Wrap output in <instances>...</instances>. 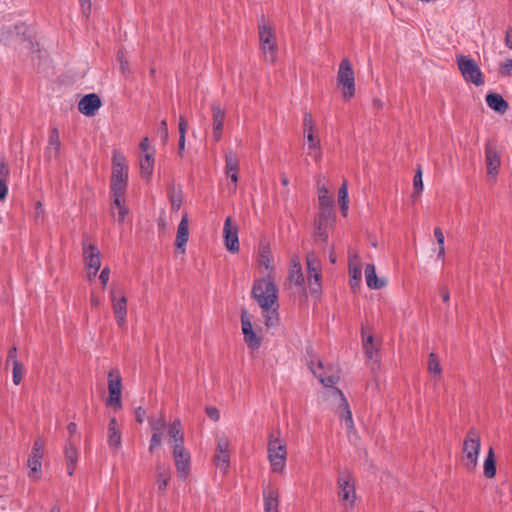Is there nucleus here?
<instances>
[{"label":"nucleus","mask_w":512,"mask_h":512,"mask_svg":"<svg viewBox=\"0 0 512 512\" xmlns=\"http://www.w3.org/2000/svg\"><path fill=\"white\" fill-rule=\"evenodd\" d=\"M252 296L264 311L269 312L278 299V288L272 276L256 279L252 286Z\"/></svg>","instance_id":"f257e3e1"},{"label":"nucleus","mask_w":512,"mask_h":512,"mask_svg":"<svg viewBox=\"0 0 512 512\" xmlns=\"http://www.w3.org/2000/svg\"><path fill=\"white\" fill-rule=\"evenodd\" d=\"M128 186V165L126 158L119 150L113 151L111 192L126 193Z\"/></svg>","instance_id":"f03ea898"},{"label":"nucleus","mask_w":512,"mask_h":512,"mask_svg":"<svg viewBox=\"0 0 512 512\" xmlns=\"http://www.w3.org/2000/svg\"><path fill=\"white\" fill-rule=\"evenodd\" d=\"M260 49L264 60L268 63H275L277 60L278 45L274 29L264 22V16L258 24Z\"/></svg>","instance_id":"7ed1b4c3"},{"label":"nucleus","mask_w":512,"mask_h":512,"mask_svg":"<svg viewBox=\"0 0 512 512\" xmlns=\"http://www.w3.org/2000/svg\"><path fill=\"white\" fill-rule=\"evenodd\" d=\"M267 452L272 472L282 473L286 467L287 459V448L285 441L279 437H275L273 434H270L268 439Z\"/></svg>","instance_id":"20e7f679"},{"label":"nucleus","mask_w":512,"mask_h":512,"mask_svg":"<svg viewBox=\"0 0 512 512\" xmlns=\"http://www.w3.org/2000/svg\"><path fill=\"white\" fill-rule=\"evenodd\" d=\"M338 498L346 509H352L356 502L355 480L349 470H341L337 477Z\"/></svg>","instance_id":"39448f33"},{"label":"nucleus","mask_w":512,"mask_h":512,"mask_svg":"<svg viewBox=\"0 0 512 512\" xmlns=\"http://www.w3.org/2000/svg\"><path fill=\"white\" fill-rule=\"evenodd\" d=\"M481 441L478 432L470 429L463 442V461L464 466L469 472H473L478 464Z\"/></svg>","instance_id":"423d86ee"},{"label":"nucleus","mask_w":512,"mask_h":512,"mask_svg":"<svg viewBox=\"0 0 512 512\" xmlns=\"http://www.w3.org/2000/svg\"><path fill=\"white\" fill-rule=\"evenodd\" d=\"M338 85L343 87V97L350 99L355 95V76L351 62L345 58L341 61L337 73Z\"/></svg>","instance_id":"0eeeda50"},{"label":"nucleus","mask_w":512,"mask_h":512,"mask_svg":"<svg viewBox=\"0 0 512 512\" xmlns=\"http://www.w3.org/2000/svg\"><path fill=\"white\" fill-rule=\"evenodd\" d=\"M457 65L465 81L475 86L484 84L482 72L474 59L464 55L457 56Z\"/></svg>","instance_id":"6e6552de"},{"label":"nucleus","mask_w":512,"mask_h":512,"mask_svg":"<svg viewBox=\"0 0 512 512\" xmlns=\"http://www.w3.org/2000/svg\"><path fill=\"white\" fill-rule=\"evenodd\" d=\"M311 372L319 379L325 387H333L340 379V370L332 365L325 366L320 360L315 365L314 361L310 362Z\"/></svg>","instance_id":"1a4fd4ad"},{"label":"nucleus","mask_w":512,"mask_h":512,"mask_svg":"<svg viewBox=\"0 0 512 512\" xmlns=\"http://www.w3.org/2000/svg\"><path fill=\"white\" fill-rule=\"evenodd\" d=\"M108 391L109 397L107 399V405L114 407V409H120L122 406L121 402V376L118 370H111L108 373Z\"/></svg>","instance_id":"9d476101"},{"label":"nucleus","mask_w":512,"mask_h":512,"mask_svg":"<svg viewBox=\"0 0 512 512\" xmlns=\"http://www.w3.org/2000/svg\"><path fill=\"white\" fill-rule=\"evenodd\" d=\"M335 221L334 211L320 210L314 220V236L323 243L328 242L327 228Z\"/></svg>","instance_id":"9b49d317"},{"label":"nucleus","mask_w":512,"mask_h":512,"mask_svg":"<svg viewBox=\"0 0 512 512\" xmlns=\"http://www.w3.org/2000/svg\"><path fill=\"white\" fill-rule=\"evenodd\" d=\"M230 442L225 436L217 438L216 452L214 455V464L216 467L226 473L230 466V454H229Z\"/></svg>","instance_id":"f8f14e48"},{"label":"nucleus","mask_w":512,"mask_h":512,"mask_svg":"<svg viewBox=\"0 0 512 512\" xmlns=\"http://www.w3.org/2000/svg\"><path fill=\"white\" fill-rule=\"evenodd\" d=\"M110 296L116 322L120 328H123L126 325L127 298L122 292L115 289L111 290Z\"/></svg>","instance_id":"ddd939ff"},{"label":"nucleus","mask_w":512,"mask_h":512,"mask_svg":"<svg viewBox=\"0 0 512 512\" xmlns=\"http://www.w3.org/2000/svg\"><path fill=\"white\" fill-rule=\"evenodd\" d=\"M175 467L178 477L185 480L190 472V453L184 446H176L172 449Z\"/></svg>","instance_id":"4468645a"},{"label":"nucleus","mask_w":512,"mask_h":512,"mask_svg":"<svg viewBox=\"0 0 512 512\" xmlns=\"http://www.w3.org/2000/svg\"><path fill=\"white\" fill-rule=\"evenodd\" d=\"M223 237L226 249L231 253H237L240 249L238 238V225L232 223V218L228 216L225 219L223 227Z\"/></svg>","instance_id":"2eb2a0df"},{"label":"nucleus","mask_w":512,"mask_h":512,"mask_svg":"<svg viewBox=\"0 0 512 512\" xmlns=\"http://www.w3.org/2000/svg\"><path fill=\"white\" fill-rule=\"evenodd\" d=\"M212 112V138L214 142H219L223 136L224 122L226 118V112L219 103H213L211 105Z\"/></svg>","instance_id":"dca6fc26"},{"label":"nucleus","mask_w":512,"mask_h":512,"mask_svg":"<svg viewBox=\"0 0 512 512\" xmlns=\"http://www.w3.org/2000/svg\"><path fill=\"white\" fill-rule=\"evenodd\" d=\"M332 393H333V395L338 396L340 399V404L338 406L337 412L339 414L340 419L342 421H344L345 426L348 430V435L350 436V434L355 431H354V422H353V418H352V412L350 410L349 404H348L343 392L340 389L333 388Z\"/></svg>","instance_id":"f3484780"},{"label":"nucleus","mask_w":512,"mask_h":512,"mask_svg":"<svg viewBox=\"0 0 512 512\" xmlns=\"http://www.w3.org/2000/svg\"><path fill=\"white\" fill-rule=\"evenodd\" d=\"M306 262L308 269V282L310 286L315 285V287H311V291L313 293L318 292L320 290L321 273L317 257L313 253H308L306 256Z\"/></svg>","instance_id":"a211bd4d"},{"label":"nucleus","mask_w":512,"mask_h":512,"mask_svg":"<svg viewBox=\"0 0 512 512\" xmlns=\"http://www.w3.org/2000/svg\"><path fill=\"white\" fill-rule=\"evenodd\" d=\"M83 257L86 267L94 270V276L97 275L101 267L100 251L94 244L83 243Z\"/></svg>","instance_id":"6ab92c4d"},{"label":"nucleus","mask_w":512,"mask_h":512,"mask_svg":"<svg viewBox=\"0 0 512 512\" xmlns=\"http://www.w3.org/2000/svg\"><path fill=\"white\" fill-rule=\"evenodd\" d=\"M171 479V469L170 466L158 462L155 466V484L157 486V491L160 495H163L167 489V486Z\"/></svg>","instance_id":"aec40b11"},{"label":"nucleus","mask_w":512,"mask_h":512,"mask_svg":"<svg viewBox=\"0 0 512 512\" xmlns=\"http://www.w3.org/2000/svg\"><path fill=\"white\" fill-rule=\"evenodd\" d=\"M485 163L487 167V174L495 178L501 164L500 154L491 144L485 145Z\"/></svg>","instance_id":"412c9836"},{"label":"nucleus","mask_w":512,"mask_h":512,"mask_svg":"<svg viewBox=\"0 0 512 512\" xmlns=\"http://www.w3.org/2000/svg\"><path fill=\"white\" fill-rule=\"evenodd\" d=\"M100 107V97L95 93L85 95L78 103L79 111L85 116H94Z\"/></svg>","instance_id":"4be33fe9"},{"label":"nucleus","mask_w":512,"mask_h":512,"mask_svg":"<svg viewBox=\"0 0 512 512\" xmlns=\"http://www.w3.org/2000/svg\"><path fill=\"white\" fill-rule=\"evenodd\" d=\"M112 193V203H111V210L113 217L116 218V220L121 223L124 221L125 217L128 214V208L125 205V193H119V192H111Z\"/></svg>","instance_id":"5701e85b"},{"label":"nucleus","mask_w":512,"mask_h":512,"mask_svg":"<svg viewBox=\"0 0 512 512\" xmlns=\"http://www.w3.org/2000/svg\"><path fill=\"white\" fill-rule=\"evenodd\" d=\"M358 254L353 253L349 254V276H350V286L353 291H356L360 288L361 278H362V268L357 263Z\"/></svg>","instance_id":"b1692460"},{"label":"nucleus","mask_w":512,"mask_h":512,"mask_svg":"<svg viewBox=\"0 0 512 512\" xmlns=\"http://www.w3.org/2000/svg\"><path fill=\"white\" fill-rule=\"evenodd\" d=\"M61 142L58 128H53L49 135L48 146L45 149L44 156L48 161L57 159L60 154Z\"/></svg>","instance_id":"393cba45"},{"label":"nucleus","mask_w":512,"mask_h":512,"mask_svg":"<svg viewBox=\"0 0 512 512\" xmlns=\"http://www.w3.org/2000/svg\"><path fill=\"white\" fill-rule=\"evenodd\" d=\"M279 496L278 489L271 486L264 488L263 498L265 512H279Z\"/></svg>","instance_id":"a878e982"},{"label":"nucleus","mask_w":512,"mask_h":512,"mask_svg":"<svg viewBox=\"0 0 512 512\" xmlns=\"http://www.w3.org/2000/svg\"><path fill=\"white\" fill-rule=\"evenodd\" d=\"M189 240V221L188 215L185 213L178 225L177 235H176V247L177 249L184 253L186 244Z\"/></svg>","instance_id":"bb28decb"},{"label":"nucleus","mask_w":512,"mask_h":512,"mask_svg":"<svg viewBox=\"0 0 512 512\" xmlns=\"http://www.w3.org/2000/svg\"><path fill=\"white\" fill-rule=\"evenodd\" d=\"M167 433L169 435V443L174 449L176 446H184V435L182 432L181 422L179 419L174 420L167 426Z\"/></svg>","instance_id":"cd10ccee"},{"label":"nucleus","mask_w":512,"mask_h":512,"mask_svg":"<svg viewBox=\"0 0 512 512\" xmlns=\"http://www.w3.org/2000/svg\"><path fill=\"white\" fill-rule=\"evenodd\" d=\"M288 280L290 283H293L299 287H303L304 285L305 279L302 272V266L297 256H293L291 258Z\"/></svg>","instance_id":"c85d7f7f"},{"label":"nucleus","mask_w":512,"mask_h":512,"mask_svg":"<svg viewBox=\"0 0 512 512\" xmlns=\"http://www.w3.org/2000/svg\"><path fill=\"white\" fill-rule=\"evenodd\" d=\"M108 445L114 450L121 447V432L116 418L110 419L108 424Z\"/></svg>","instance_id":"c756f323"},{"label":"nucleus","mask_w":512,"mask_h":512,"mask_svg":"<svg viewBox=\"0 0 512 512\" xmlns=\"http://www.w3.org/2000/svg\"><path fill=\"white\" fill-rule=\"evenodd\" d=\"M366 284L370 289H381L386 285L384 280H381L376 275V268L373 264H366L365 267Z\"/></svg>","instance_id":"7c9ffc66"},{"label":"nucleus","mask_w":512,"mask_h":512,"mask_svg":"<svg viewBox=\"0 0 512 512\" xmlns=\"http://www.w3.org/2000/svg\"><path fill=\"white\" fill-rule=\"evenodd\" d=\"M487 105L494 111L505 113L508 109V103L498 93H489L486 96Z\"/></svg>","instance_id":"2f4dec72"},{"label":"nucleus","mask_w":512,"mask_h":512,"mask_svg":"<svg viewBox=\"0 0 512 512\" xmlns=\"http://www.w3.org/2000/svg\"><path fill=\"white\" fill-rule=\"evenodd\" d=\"M178 130H179L178 153L180 156H183V153L185 151V145H186V133L188 130V121L185 118V116H183V115L179 116Z\"/></svg>","instance_id":"473e14b6"},{"label":"nucleus","mask_w":512,"mask_h":512,"mask_svg":"<svg viewBox=\"0 0 512 512\" xmlns=\"http://www.w3.org/2000/svg\"><path fill=\"white\" fill-rule=\"evenodd\" d=\"M318 201L319 209L323 211H334L333 210V199L328 195L327 188L322 185H318Z\"/></svg>","instance_id":"72a5a7b5"},{"label":"nucleus","mask_w":512,"mask_h":512,"mask_svg":"<svg viewBox=\"0 0 512 512\" xmlns=\"http://www.w3.org/2000/svg\"><path fill=\"white\" fill-rule=\"evenodd\" d=\"M43 454L31 451L28 457V467L30 468V477H38L41 472L42 463L41 460Z\"/></svg>","instance_id":"f704fd0d"},{"label":"nucleus","mask_w":512,"mask_h":512,"mask_svg":"<svg viewBox=\"0 0 512 512\" xmlns=\"http://www.w3.org/2000/svg\"><path fill=\"white\" fill-rule=\"evenodd\" d=\"M154 155L153 153H146L144 158L140 160L141 176L149 179L153 173Z\"/></svg>","instance_id":"c9c22d12"},{"label":"nucleus","mask_w":512,"mask_h":512,"mask_svg":"<svg viewBox=\"0 0 512 512\" xmlns=\"http://www.w3.org/2000/svg\"><path fill=\"white\" fill-rule=\"evenodd\" d=\"M484 475L487 478H493L496 475V461L493 449L490 448L484 460Z\"/></svg>","instance_id":"e433bc0d"},{"label":"nucleus","mask_w":512,"mask_h":512,"mask_svg":"<svg viewBox=\"0 0 512 512\" xmlns=\"http://www.w3.org/2000/svg\"><path fill=\"white\" fill-rule=\"evenodd\" d=\"M239 159L237 156L229 152L225 155V174L239 173Z\"/></svg>","instance_id":"4c0bfd02"},{"label":"nucleus","mask_w":512,"mask_h":512,"mask_svg":"<svg viewBox=\"0 0 512 512\" xmlns=\"http://www.w3.org/2000/svg\"><path fill=\"white\" fill-rule=\"evenodd\" d=\"M363 348L367 358L375 359L378 353V349L374 346V337L372 335L363 338Z\"/></svg>","instance_id":"58836bf2"},{"label":"nucleus","mask_w":512,"mask_h":512,"mask_svg":"<svg viewBox=\"0 0 512 512\" xmlns=\"http://www.w3.org/2000/svg\"><path fill=\"white\" fill-rule=\"evenodd\" d=\"M169 200L171 203V209L173 211H178L182 205V191L180 189L176 190L174 187H170Z\"/></svg>","instance_id":"ea45409f"},{"label":"nucleus","mask_w":512,"mask_h":512,"mask_svg":"<svg viewBox=\"0 0 512 512\" xmlns=\"http://www.w3.org/2000/svg\"><path fill=\"white\" fill-rule=\"evenodd\" d=\"M272 255L268 246H262L259 253V264L267 270H272Z\"/></svg>","instance_id":"a19ab883"},{"label":"nucleus","mask_w":512,"mask_h":512,"mask_svg":"<svg viewBox=\"0 0 512 512\" xmlns=\"http://www.w3.org/2000/svg\"><path fill=\"white\" fill-rule=\"evenodd\" d=\"M65 459L67 463L76 464L78 460V451L72 439L67 441L65 446Z\"/></svg>","instance_id":"79ce46f5"},{"label":"nucleus","mask_w":512,"mask_h":512,"mask_svg":"<svg viewBox=\"0 0 512 512\" xmlns=\"http://www.w3.org/2000/svg\"><path fill=\"white\" fill-rule=\"evenodd\" d=\"M303 128H304V132L306 134V138H307V141H312L313 140V136L314 135V122H313V119H312V115L309 113V112H306L304 114V118H303Z\"/></svg>","instance_id":"37998d69"},{"label":"nucleus","mask_w":512,"mask_h":512,"mask_svg":"<svg viewBox=\"0 0 512 512\" xmlns=\"http://www.w3.org/2000/svg\"><path fill=\"white\" fill-rule=\"evenodd\" d=\"M148 421L151 429L154 431L153 433H162V431L165 430L168 426L166 420L162 416H159L157 418L151 416L148 418Z\"/></svg>","instance_id":"c03bdc74"},{"label":"nucleus","mask_w":512,"mask_h":512,"mask_svg":"<svg viewBox=\"0 0 512 512\" xmlns=\"http://www.w3.org/2000/svg\"><path fill=\"white\" fill-rule=\"evenodd\" d=\"M428 371L431 374H434L435 376H438V377L442 373V368L440 366L438 356L433 352L429 354Z\"/></svg>","instance_id":"a18cd8bd"},{"label":"nucleus","mask_w":512,"mask_h":512,"mask_svg":"<svg viewBox=\"0 0 512 512\" xmlns=\"http://www.w3.org/2000/svg\"><path fill=\"white\" fill-rule=\"evenodd\" d=\"M307 154L313 157L316 161L320 160L321 158L320 141L315 136H313L312 141H308Z\"/></svg>","instance_id":"49530a36"},{"label":"nucleus","mask_w":512,"mask_h":512,"mask_svg":"<svg viewBox=\"0 0 512 512\" xmlns=\"http://www.w3.org/2000/svg\"><path fill=\"white\" fill-rule=\"evenodd\" d=\"M434 236H435L436 241H437L438 246H439L437 257L439 259H441V260H444V257H445V247H444L445 238H444V234H443V231L441 230V228H439V227H435L434 228Z\"/></svg>","instance_id":"de8ad7c7"},{"label":"nucleus","mask_w":512,"mask_h":512,"mask_svg":"<svg viewBox=\"0 0 512 512\" xmlns=\"http://www.w3.org/2000/svg\"><path fill=\"white\" fill-rule=\"evenodd\" d=\"M244 341L252 350H257L261 346V338L254 331L245 333Z\"/></svg>","instance_id":"09e8293b"},{"label":"nucleus","mask_w":512,"mask_h":512,"mask_svg":"<svg viewBox=\"0 0 512 512\" xmlns=\"http://www.w3.org/2000/svg\"><path fill=\"white\" fill-rule=\"evenodd\" d=\"M413 188L414 193L412 195L413 198H416L420 195V193L423 190V181H422V170L421 167H419L414 175L413 178Z\"/></svg>","instance_id":"8fccbe9b"},{"label":"nucleus","mask_w":512,"mask_h":512,"mask_svg":"<svg viewBox=\"0 0 512 512\" xmlns=\"http://www.w3.org/2000/svg\"><path fill=\"white\" fill-rule=\"evenodd\" d=\"M24 365L20 361H15L12 369L13 383L19 385L24 375Z\"/></svg>","instance_id":"3c124183"},{"label":"nucleus","mask_w":512,"mask_h":512,"mask_svg":"<svg viewBox=\"0 0 512 512\" xmlns=\"http://www.w3.org/2000/svg\"><path fill=\"white\" fill-rule=\"evenodd\" d=\"M241 326H242V333L245 335V333H249L253 331L252 322L250 320V317L247 313V311L242 310L241 312Z\"/></svg>","instance_id":"603ef678"},{"label":"nucleus","mask_w":512,"mask_h":512,"mask_svg":"<svg viewBox=\"0 0 512 512\" xmlns=\"http://www.w3.org/2000/svg\"><path fill=\"white\" fill-rule=\"evenodd\" d=\"M13 42L15 45H20L24 48L30 49L33 45L31 39L25 37V33L21 36L19 33L13 37Z\"/></svg>","instance_id":"864d4df0"},{"label":"nucleus","mask_w":512,"mask_h":512,"mask_svg":"<svg viewBox=\"0 0 512 512\" xmlns=\"http://www.w3.org/2000/svg\"><path fill=\"white\" fill-rule=\"evenodd\" d=\"M117 60H118L121 72L123 74H126L127 72H129V63H128L123 51L119 50L117 52Z\"/></svg>","instance_id":"5fc2aeb1"},{"label":"nucleus","mask_w":512,"mask_h":512,"mask_svg":"<svg viewBox=\"0 0 512 512\" xmlns=\"http://www.w3.org/2000/svg\"><path fill=\"white\" fill-rule=\"evenodd\" d=\"M163 433H153L150 440L149 451L153 452L162 443Z\"/></svg>","instance_id":"6e6d98bb"},{"label":"nucleus","mask_w":512,"mask_h":512,"mask_svg":"<svg viewBox=\"0 0 512 512\" xmlns=\"http://www.w3.org/2000/svg\"><path fill=\"white\" fill-rule=\"evenodd\" d=\"M277 322H278V314H277L276 310L269 312L265 316V324L267 327H273L277 324Z\"/></svg>","instance_id":"4d7b16f0"},{"label":"nucleus","mask_w":512,"mask_h":512,"mask_svg":"<svg viewBox=\"0 0 512 512\" xmlns=\"http://www.w3.org/2000/svg\"><path fill=\"white\" fill-rule=\"evenodd\" d=\"M79 2L82 14L88 18L90 16L92 8L91 0H79Z\"/></svg>","instance_id":"13d9d810"},{"label":"nucleus","mask_w":512,"mask_h":512,"mask_svg":"<svg viewBox=\"0 0 512 512\" xmlns=\"http://www.w3.org/2000/svg\"><path fill=\"white\" fill-rule=\"evenodd\" d=\"M339 203L342 201H348V188L347 181L345 180L338 190Z\"/></svg>","instance_id":"bf43d9fd"},{"label":"nucleus","mask_w":512,"mask_h":512,"mask_svg":"<svg viewBox=\"0 0 512 512\" xmlns=\"http://www.w3.org/2000/svg\"><path fill=\"white\" fill-rule=\"evenodd\" d=\"M501 74L510 76L512 74V59H508L501 64Z\"/></svg>","instance_id":"052dcab7"},{"label":"nucleus","mask_w":512,"mask_h":512,"mask_svg":"<svg viewBox=\"0 0 512 512\" xmlns=\"http://www.w3.org/2000/svg\"><path fill=\"white\" fill-rule=\"evenodd\" d=\"M159 133L161 135V138H162L163 142H166L167 139H168V136H169L168 125H167V120L166 119H163L160 122Z\"/></svg>","instance_id":"680f3d73"},{"label":"nucleus","mask_w":512,"mask_h":512,"mask_svg":"<svg viewBox=\"0 0 512 512\" xmlns=\"http://www.w3.org/2000/svg\"><path fill=\"white\" fill-rule=\"evenodd\" d=\"M9 174L10 170L8 165L5 163L4 160L0 161V179L7 181Z\"/></svg>","instance_id":"e2e57ef3"},{"label":"nucleus","mask_w":512,"mask_h":512,"mask_svg":"<svg viewBox=\"0 0 512 512\" xmlns=\"http://www.w3.org/2000/svg\"><path fill=\"white\" fill-rule=\"evenodd\" d=\"M110 276V269L108 267H105L102 269L99 275V280L101 281L103 287H105L109 281Z\"/></svg>","instance_id":"0e129e2a"},{"label":"nucleus","mask_w":512,"mask_h":512,"mask_svg":"<svg viewBox=\"0 0 512 512\" xmlns=\"http://www.w3.org/2000/svg\"><path fill=\"white\" fill-rule=\"evenodd\" d=\"M15 361L19 360L17 359V348L13 346L8 351L6 363L12 362V365H14Z\"/></svg>","instance_id":"69168bd1"},{"label":"nucleus","mask_w":512,"mask_h":512,"mask_svg":"<svg viewBox=\"0 0 512 512\" xmlns=\"http://www.w3.org/2000/svg\"><path fill=\"white\" fill-rule=\"evenodd\" d=\"M206 413L214 421H218L220 418V413H219L218 409H216L214 407L206 408Z\"/></svg>","instance_id":"338daca9"},{"label":"nucleus","mask_w":512,"mask_h":512,"mask_svg":"<svg viewBox=\"0 0 512 512\" xmlns=\"http://www.w3.org/2000/svg\"><path fill=\"white\" fill-rule=\"evenodd\" d=\"M145 416H146V412L142 407H138L135 410V418L138 423H140V424L143 423Z\"/></svg>","instance_id":"774afa93"}]
</instances>
